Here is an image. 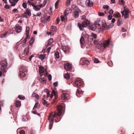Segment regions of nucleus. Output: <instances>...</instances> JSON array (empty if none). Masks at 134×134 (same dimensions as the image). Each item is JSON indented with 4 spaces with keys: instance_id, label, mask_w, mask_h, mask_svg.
<instances>
[{
    "instance_id": "f257e3e1",
    "label": "nucleus",
    "mask_w": 134,
    "mask_h": 134,
    "mask_svg": "<svg viewBox=\"0 0 134 134\" xmlns=\"http://www.w3.org/2000/svg\"><path fill=\"white\" fill-rule=\"evenodd\" d=\"M63 109V107L62 105H59L58 106L57 109L58 110V112L56 114L55 112L54 114L53 115V117L51 119V115L50 114L49 116V118L48 120H49V122H52L53 123L54 120V117L57 115L58 116H60L62 114V110Z\"/></svg>"
},
{
    "instance_id": "f03ea898",
    "label": "nucleus",
    "mask_w": 134,
    "mask_h": 134,
    "mask_svg": "<svg viewBox=\"0 0 134 134\" xmlns=\"http://www.w3.org/2000/svg\"><path fill=\"white\" fill-rule=\"evenodd\" d=\"M27 71V68L25 67L22 66L20 69L19 76L21 78L26 76Z\"/></svg>"
},
{
    "instance_id": "7ed1b4c3",
    "label": "nucleus",
    "mask_w": 134,
    "mask_h": 134,
    "mask_svg": "<svg viewBox=\"0 0 134 134\" xmlns=\"http://www.w3.org/2000/svg\"><path fill=\"white\" fill-rule=\"evenodd\" d=\"M89 24V21L87 20L86 19L84 20V21L82 22V24L79 23H77V25L80 30L81 31L83 30V29L81 27V26H82V27H85L87 26L88 24Z\"/></svg>"
},
{
    "instance_id": "20e7f679",
    "label": "nucleus",
    "mask_w": 134,
    "mask_h": 134,
    "mask_svg": "<svg viewBox=\"0 0 134 134\" xmlns=\"http://www.w3.org/2000/svg\"><path fill=\"white\" fill-rule=\"evenodd\" d=\"M1 66V69L3 72H5L6 71V68L7 66V62L5 60H2L0 63Z\"/></svg>"
},
{
    "instance_id": "39448f33",
    "label": "nucleus",
    "mask_w": 134,
    "mask_h": 134,
    "mask_svg": "<svg viewBox=\"0 0 134 134\" xmlns=\"http://www.w3.org/2000/svg\"><path fill=\"white\" fill-rule=\"evenodd\" d=\"M124 10L121 11V13L122 14V16L124 15L125 18L126 19L129 18V10L128 8L126 7H124Z\"/></svg>"
},
{
    "instance_id": "423d86ee",
    "label": "nucleus",
    "mask_w": 134,
    "mask_h": 134,
    "mask_svg": "<svg viewBox=\"0 0 134 134\" xmlns=\"http://www.w3.org/2000/svg\"><path fill=\"white\" fill-rule=\"evenodd\" d=\"M27 15L29 16H31V11L29 8H27L26 9L25 12L23 14V17L27 18L28 17L27 16Z\"/></svg>"
},
{
    "instance_id": "0eeeda50",
    "label": "nucleus",
    "mask_w": 134,
    "mask_h": 134,
    "mask_svg": "<svg viewBox=\"0 0 134 134\" xmlns=\"http://www.w3.org/2000/svg\"><path fill=\"white\" fill-rule=\"evenodd\" d=\"M64 68L66 70L71 71V65L69 63L65 64L64 65Z\"/></svg>"
},
{
    "instance_id": "6e6552de",
    "label": "nucleus",
    "mask_w": 134,
    "mask_h": 134,
    "mask_svg": "<svg viewBox=\"0 0 134 134\" xmlns=\"http://www.w3.org/2000/svg\"><path fill=\"white\" fill-rule=\"evenodd\" d=\"M32 6L33 7V9L35 11H38L41 9V8L43 6L42 4H39L38 5H32Z\"/></svg>"
},
{
    "instance_id": "1a4fd4ad",
    "label": "nucleus",
    "mask_w": 134,
    "mask_h": 134,
    "mask_svg": "<svg viewBox=\"0 0 134 134\" xmlns=\"http://www.w3.org/2000/svg\"><path fill=\"white\" fill-rule=\"evenodd\" d=\"M85 4L86 6L91 7L93 5V3L92 1L87 0L85 2Z\"/></svg>"
},
{
    "instance_id": "9d476101",
    "label": "nucleus",
    "mask_w": 134,
    "mask_h": 134,
    "mask_svg": "<svg viewBox=\"0 0 134 134\" xmlns=\"http://www.w3.org/2000/svg\"><path fill=\"white\" fill-rule=\"evenodd\" d=\"M82 83L80 80H76L75 82V85L77 86H81L82 85Z\"/></svg>"
},
{
    "instance_id": "9b49d317",
    "label": "nucleus",
    "mask_w": 134,
    "mask_h": 134,
    "mask_svg": "<svg viewBox=\"0 0 134 134\" xmlns=\"http://www.w3.org/2000/svg\"><path fill=\"white\" fill-rule=\"evenodd\" d=\"M53 42V39L52 38H51L45 44V46L46 47H48L50 44H51Z\"/></svg>"
},
{
    "instance_id": "f8f14e48",
    "label": "nucleus",
    "mask_w": 134,
    "mask_h": 134,
    "mask_svg": "<svg viewBox=\"0 0 134 134\" xmlns=\"http://www.w3.org/2000/svg\"><path fill=\"white\" fill-rule=\"evenodd\" d=\"M22 28L19 25L16 26L15 28V30L17 33H19L21 31Z\"/></svg>"
},
{
    "instance_id": "ddd939ff",
    "label": "nucleus",
    "mask_w": 134,
    "mask_h": 134,
    "mask_svg": "<svg viewBox=\"0 0 134 134\" xmlns=\"http://www.w3.org/2000/svg\"><path fill=\"white\" fill-rule=\"evenodd\" d=\"M53 95H54L55 96L54 99L53 100V102H55V100L57 99V98H58V96L57 95V94L56 93V92L54 90H53L52 93H51Z\"/></svg>"
},
{
    "instance_id": "4468645a",
    "label": "nucleus",
    "mask_w": 134,
    "mask_h": 134,
    "mask_svg": "<svg viewBox=\"0 0 134 134\" xmlns=\"http://www.w3.org/2000/svg\"><path fill=\"white\" fill-rule=\"evenodd\" d=\"M69 94L67 93L63 94L61 95V97L63 99H68Z\"/></svg>"
},
{
    "instance_id": "2eb2a0df",
    "label": "nucleus",
    "mask_w": 134,
    "mask_h": 134,
    "mask_svg": "<svg viewBox=\"0 0 134 134\" xmlns=\"http://www.w3.org/2000/svg\"><path fill=\"white\" fill-rule=\"evenodd\" d=\"M79 15V12L77 11H75L73 13V16L75 18L78 17Z\"/></svg>"
},
{
    "instance_id": "dca6fc26",
    "label": "nucleus",
    "mask_w": 134,
    "mask_h": 134,
    "mask_svg": "<svg viewBox=\"0 0 134 134\" xmlns=\"http://www.w3.org/2000/svg\"><path fill=\"white\" fill-rule=\"evenodd\" d=\"M80 43L81 44V48H82V45H83L85 44V40L84 38L82 36L80 39Z\"/></svg>"
},
{
    "instance_id": "f3484780",
    "label": "nucleus",
    "mask_w": 134,
    "mask_h": 134,
    "mask_svg": "<svg viewBox=\"0 0 134 134\" xmlns=\"http://www.w3.org/2000/svg\"><path fill=\"white\" fill-rule=\"evenodd\" d=\"M44 92L47 93V97L48 98L50 95V92L49 90L48 89H45L44 90Z\"/></svg>"
},
{
    "instance_id": "a211bd4d",
    "label": "nucleus",
    "mask_w": 134,
    "mask_h": 134,
    "mask_svg": "<svg viewBox=\"0 0 134 134\" xmlns=\"http://www.w3.org/2000/svg\"><path fill=\"white\" fill-rule=\"evenodd\" d=\"M39 68V73H44V68L41 66H40Z\"/></svg>"
},
{
    "instance_id": "6ab92c4d",
    "label": "nucleus",
    "mask_w": 134,
    "mask_h": 134,
    "mask_svg": "<svg viewBox=\"0 0 134 134\" xmlns=\"http://www.w3.org/2000/svg\"><path fill=\"white\" fill-rule=\"evenodd\" d=\"M42 100H43L42 102L43 105L46 107L48 106L49 105V104L48 102L46 100H44L43 98Z\"/></svg>"
},
{
    "instance_id": "aec40b11",
    "label": "nucleus",
    "mask_w": 134,
    "mask_h": 134,
    "mask_svg": "<svg viewBox=\"0 0 134 134\" xmlns=\"http://www.w3.org/2000/svg\"><path fill=\"white\" fill-rule=\"evenodd\" d=\"M62 49L64 51L65 53L67 52V49H68V47L65 46H62Z\"/></svg>"
},
{
    "instance_id": "412c9836",
    "label": "nucleus",
    "mask_w": 134,
    "mask_h": 134,
    "mask_svg": "<svg viewBox=\"0 0 134 134\" xmlns=\"http://www.w3.org/2000/svg\"><path fill=\"white\" fill-rule=\"evenodd\" d=\"M15 106L18 107L21 105V103L19 101H17L15 102Z\"/></svg>"
},
{
    "instance_id": "4be33fe9",
    "label": "nucleus",
    "mask_w": 134,
    "mask_h": 134,
    "mask_svg": "<svg viewBox=\"0 0 134 134\" xmlns=\"http://www.w3.org/2000/svg\"><path fill=\"white\" fill-rule=\"evenodd\" d=\"M52 29V31L53 32H55L57 30V28L56 27L54 26H52L51 27Z\"/></svg>"
},
{
    "instance_id": "5701e85b",
    "label": "nucleus",
    "mask_w": 134,
    "mask_h": 134,
    "mask_svg": "<svg viewBox=\"0 0 134 134\" xmlns=\"http://www.w3.org/2000/svg\"><path fill=\"white\" fill-rule=\"evenodd\" d=\"M64 77L67 80L68 79L70 78V76L67 73L64 75Z\"/></svg>"
},
{
    "instance_id": "b1692460",
    "label": "nucleus",
    "mask_w": 134,
    "mask_h": 134,
    "mask_svg": "<svg viewBox=\"0 0 134 134\" xmlns=\"http://www.w3.org/2000/svg\"><path fill=\"white\" fill-rule=\"evenodd\" d=\"M34 41V39L33 37H32L29 41V45H31L33 44Z\"/></svg>"
},
{
    "instance_id": "393cba45",
    "label": "nucleus",
    "mask_w": 134,
    "mask_h": 134,
    "mask_svg": "<svg viewBox=\"0 0 134 134\" xmlns=\"http://www.w3.org/2000/svg\"><path fill=\"white\" fill-rule=\"evenodd\" d=\"M45 54H41L39 56V58L41 59V60H43L45 58Z\"/></svg>"
},
{
    "instance_id": "a878e982",
    "label": "nucleus",
    "mask_w": 134,
    "mask_h": 134,
    "mask_svg": "<svg viewBox=\"0 0 134 134\" xmlns=\"http://www.w3.org/2000/svg\"><path fill=\"white\" fill-rule=\"evenodd\" d=\"M68 9H66L64 11V15L65 16H66L68 15L69 12L68 11Z\"/></svg>"
},
{
    "instance_id": "bb28decb",
    "label": "nucleus",
    "mask_w": 134,
    "mask_h": 134,
    "mask_svg": "<svg viewBox=\"0 0 134 134\" xmlns=\"http://www.w3.org/2000/svg\"><path fill=\"white\" fill-rule=\"evenodd\" d=\"M72 0H67L66 3V5L67 6H69L70 5L71 2Z\"/></svg>"
},
{
    "instance_id": "cd10ccee",
    "label": "nucleus",
    "mask_w": 134,
    "mask_h": 134,
    "mask_svg": "<svg viewBox=\"0 0 134 134\" xmlns=\"http://www.w3.org/2000/svg\"><path fill=\"white\" fill-rule=\"evenodd\" d=\"M77 92L79 94H82V92H81V90L80 88H78L77 90Z\"/></svg>"
},
{
    "instance_id": "c85d7f7f",
    "label": "nucleus",
    "mask_w": 134,
    "mask_h": 134,
    "mask_svg": "<svg viewBox=\"0 0 134 134\" xmlns=\"http://www.w3.org/2000/svg\"><path fill=\"white\" fill-rule=\"evenodd\" d=\"M30 31V28L28 26H27L26 29V34H29V31Z\"/></svg>"
},
{
    "instance_id": "c756f323",
    "label": "nucleus",
    "mask_w": 134,
    "mask_h": 134,
    "mask_svg": "<svg viewBox=\"0 0 134 134\" xmlns=\"http://www.w3.org/2000/svg\"><path fill=\"white\" fill-rule=\"evenodd\" d=\"M55 57L57 58H59V53L58 52H55Z\"/></svg>"
},
{
    "instance_id": "7c9ffc66",
    "label": "nucleus",
    "mask_w": 134,
    "mask_h": 134,
    "mask_svg": "<svg viewBox=\"0 0 134 134\" xmlns=\"http://www.w3.org/2000/svg\"><path fill=\"white\" fill-rule=\"evenodd\" d=\"M7 35V33H5L3 34L2 35H1L0 37H1L2 38H3L4 37H5Z\"/></svg>"
},
{
    "instance_id": "2f4dec72",
    "label": "nucleus",
    "mask_w": 134,
    "mask_h": 134,
    "mask_svg": "<svg viewBox=\"0 0 134 134\" xmlns=\"http://www.w3.org/2000/svg\"><path fill=\"white\" fill-rule=\"evenodd\" d=\"M22 5L24 8L26 9L27 8V4L26 3H23L22 4Z\"/></svg>"
},
{
    "instance_id": "473e14b6",
    "label": "nucleus",
    "mask_w": 134,
    "mask_h": 134,
    "mask_svg": "<svg viewBox=\"0 0 134 134\" xmlns=\"http://www.w3.org/2000/svg\"><path fill=\"white\" fill-rule=\"evenodd\" d=\"M32 113H33L34 114H37V115H38L39 116H40V114L39 113H37L36 110L33 111H32Z\"/></svg>"
},
{
    "instance_id": "72a5a7b5",
    "label": "nucleus",
    "mask_w": 134,
    "mask_h": 134,
    "mask_svg": "<svg viewBox=\"0 0 134 134\" xmlns=\"http://www.w3.org/2000/svg\"><path fill=\"white\" fill-rule=\"evenodd\" d=\"M91 36L94 38L95 39L97 38V35L95 34H94L93 33H92Z\"/></svg>"
},
{
    "instance_id": "f704fd0d",
    "label": "nucleus",
    "mask_w": 134,
    "mask_h": 134,
    "mask_svg": "<svg viewBox=\"0 0 134 134\" xmlns=\"http://www.w3.org/2000/svg\"><path fill=\"white\" fill-rule=\"evenodd\" d=\"M121 23V21L119 19H118L117 21V25L118 26H119L120 25V24Z\"/></svg>"
},
{
    "instance_id": "c9c22d12",
    "label": "nucleus",
    "mask_w": 134,
    "mask_h": 134,
    "mask_svg": "<svg viewBox=\"0 0 134 134\" xmlns=\"http://www.w3.org/2000/svg\"><path fill=\"white\" fill-rule=\"evenodd\" d=\"M83 63L84 64L86 65H88L89 64V61L87 60H84L83 61Z\"/></svg>"
},
{
    "instance_id": "e433bc0d",
    "label": "nucleus",
    "mask_w": 134,
    "mask_h": 134,
    "mask_svg": "<svg viewBox=\"0 0 134 134\" xmlns=\"http://www.w3.org/2000/svg\"><path fill=\"white\" fill-rule=\"evenodd\" d=\"M102 25L103 27H105L106 26V23L104 20L102 21Z\"/></svg>"
},
{
    "instance_id": "4c0bfd02",
    "label": "nucleus",
    "mask_w": 134,
    "mask_h": 134,
    "mask_svg": "<svg viewBox=\"0 0 134 134\" xmlns=\"http://www.w3.org/2000/svg\"><path fill=\"white\" fill-rule=\"evenodd\" d=\"M60 21V19L59 18H57V19L55 21V23L56 24H58L59 22Z\"/></svg>"
},
{
    "instance_id": "58836bf2",
    "label": "nucleus",
    "mask_w": 134,
    "mask_h": 134,
    "mask_svg": "<svg viewBox=\"0 0 134 134\" xmlns=\"http://www.w3.org/2000/svg\"><path fill=\"white\" fill-rule=\"evenodd\" d=\"M103 8L104 9H109V7L108 5H104L103 6Z\"/></svg>"
},
{
    "instance_id": "ea45409f",
    "label": "nucleus",
    "mask_w": 134,
    "mask_h": 134,
    "mask_svg": "<svg viewBox=\"0 0 134 134\" xmlns=\"http://www.w3.org/2000/svg\"><path fill=\"white\" fill-rule=\"evenodd\" d=\"M50 124L49 125V129H51L52 127V126L53 124V123L52 122H49Z\"/></svg>"
},
{
    "instance_id": "a19ab883",
    "label": "nucleus",
    "mask_w": 134,
    "mask_h": 134,
    "mask_svg": "<svg viewBox=\"0 0 134 134\" xmlns=\"http://www.w3.org/2000/svg\"><path fill=\"white\" fill-rule=\"evenodd\" d=\"M94 61L95 63H98L99 62V60L96 58H95L94 59Z\"/></svg>"
},
{
    "instance_id": "79ce46f5",
    "label": "nucleus",
    "mask_w": 134,
    "mask_h": 134,
    "mask_svg": "<svg viewBox=\"0 0 134 134\" xmlns=\"http://www.w3.org/2000/svg\"><path fill=\"white\" fill-rule=\"evenodd\" d=\"M18 97L20 99L24 100L25 99V97H22L20 95H19L18 96Z\"/></svg>"
},
{
    "instance_id": "37998d69",
    "label": "nucleus",
    "mask_w": 134,
    "mask_h": 134,
    "mask_svg": "<svg viewBox=\"0 0 134 134\" xmlns=\"http://www.w3.org/2000/svg\"><path fill=\"white\" fill-rule=\"evenodd\" d=\"M120 15V13L119 12H118L116 14H115L114 15V17L115 18H118L119 16V15Z\"/></svg>"
},
{
    "instance_id": "c03bdc74",
    "label": "nucleus",
    "mask_w": 134,
    "mask_h": 134,
    "mask_svg": "<svg viewBox=\"0 0 134 134\" xmlns=\"http://www.w3.org/2000/svg\"><path fill=\"white\" fill-rule=\"evenodd\" d=\"M58 84V82L56 81L54 82L53 83L54 86L55 87H57Z\"/></svg>"
},
{
    "instance_id": "a18cd8bd",
    "label": "nucleus",
    "mask_w": 134,
    "mask_h": 134,
    "mask_svg": "<svg viewBox=\"0 0 134 134\" xmlns=\"http://www.w3.org/2000/svg\"><path fill=\"white\" fill-rule=\"evenodd\" d=\"M59 0L57 1L56 2H55V8H57V7L58 6L59 2Z\"/></svg>"
},
{
    "instance_id": "49530a36",
    "label": "nucleus",
    "mask_w": 134,
    "mask_h": 134,
    "mask_svg": "<svg viewBox=\"0 0 134 134\" xmlns=\"http://www.w3.org/2000/svg\"><path fill=\"white\" fill-rule=\"evenodd\" d=\"M48 79L49 81H50L52 80V77L51 75L49 74L48 75Z\"/></svg>"
},
{
    "instance_id": "de8ad7c7",
    "label": "nucleus",
    "mask_w": 134,
    "mask_h": 134,
    "mask_svg": "<svg viewBox=\"0 0 134 134\" xmlns=\"http://www.w3.org/2000/svg\"><path fill=\"white\" fill-rule=\"evenodd\" d=\"M61 19L62 21H63L65 20L64 17L63 15H62L61 16Z\"/></svg>"
},
{
    "instance_id": "09e8293b",
    "label": "nucleus",
    "mask_w": 134,
    "mask_h": 134,
    "mask_svg": "<svg viewBox=\"0 0 134 134\" xmlns=\"http://www.w3.org/2000/svg\"><path fill=\"white\" fill-rule=\"evenodd\" d=\"M30 52V49L29 48H28L27 49V51L26 52V55H28Z\"/></svg>"
},
{
    "instance_id": "8fccbe9b",
    "label": "nucleus",
    "mask_w": 134,
    "mask_h": 134,
    "mask_svg": "<svg viewBox=\"0 0 134 134\" xmlns=\"http://www.w3.org/2000/svg\"><path fill=\"white\" fill-rule=\"evenodd\" d=\"M41 14V12H38L37 13V14L34 15L35 16H40Z\"/></svg>"
},
{
    "instance_id": "3c124183",
    "label": "nucleus",
    "mask_w": 134,
    "mask_h": 134,
    "mask_svg": "<svg viewBox=\"0 0 134 134\" xmlns=\"http://www.w3.org/2000/svg\"><path fill=\"white\" fill-rule=\"evenodd\" d=\"M38 104V102L36 103L35 104V105L34 106V107L33 109L34 110V109L35 108H37V105Z\"/></svg>"
},
{
    "instance_id": "603ef678",
    "label": "nucleus",
    "mask_w": 134,
    "mask_h": 134,
    "mask_svg": "<svg viewBox=\"0 0 134 134\" xmlns=\"http://www.w3.org/2000/svg\"><path fill=\"white\" fill-rule=\"evenodd\" d=\"M4 7L7 9H9L10 8L9 7L8 4H6L4 6Z\"/></svg>"
},
{
    "instance_id": "864d4df0",
    "label": "nucleus",
    "mask_w": 134,
    "mask_h": 134,
    "mask_svg": "<svg viewBox=\"0 0 134 134\" xmlns=\"http://www.w3.org/2000/svg\"><path fill=\"white\" fill-rule=\"evenodd\" d=\"M98 14L99 16H103L104 14L103 13L100 12Z\"/></svg>"
},
{
    "instance_id": "5fc2aeb1",
    "label": "nucleus",
    "mask_w": 134,
    "mask_h": 134,
    "mask_svg": "<svg viewBox=\"0 0 134 134\" xmlns=\"http://www.w3.org/2000/svg\"><path fill=\"white\" fill-rule=\"evenodd\" d=\"M20 134H25V131L23 130H21L20 132Z\"/></svg>"
},
{
    "instance_id": "6e6d98bb",
    "label": "nucleus",
    "mask_w": 134,
    "mask_h": 134,
    "mask_svg": "<svg viewBox=\"0 0 134 134\" xmlns=\"http://www.w3.org/2000/svg\"><path fill=\"white\" fill-rule=\"evenodd\" d=\"M27 3L28 4L30 5H32H32H34V4L32 3L29 0H28L27 1Z\"/></svg>"
},
{
    "instance_id": "4d7b16f0",
    "label": "nucleus",
    "mask_w": 134,
    "mask_h": 134,
    "mask_svg": "<svg viewBox=\"0 0 134 134\" xmlns=\"http://www.w3.org/2000/svg\"><path fill=\"white\" fill-rule=\"evenodd\" d=\"M112 17V16L111 15H108V19L109 20H110L111 19Z\"/></svg>"
},
{
    "instance_id": "13d9d810",
    "label": "nucleus",
    "mask_w": 134,
    "mask_h": 134,
    "mask_svg": "<svg viewBox=\"0 0 134 134\" xmlns=\"http://www.w3.org/2000/svg\"><path fill=\"white\" fill-rule=\"evenodd\" d=\"M113 11L112 9H110L109 12V13L110 15H112L113 14Z\"/></svg>"
},
{
    "instance_id": "bf43d9fd",
    "label": "nucleus",
    "mask_w": 134,
    "mask_h": 134,
    "mask_svg": "<svg viewBox=\"0 0 134 134\" xmlns=\"http://www.w3.org/2000/svg\"><path fill=\"white\" fill-rule=\"evenodd\" d=\"M108 45L107 44V43L105 42L103 44V47L104 48H105L106 47L108 46Z\"/></svg>"
},
{
    "instance_id": "052dcab7",
    "label": "nucleus",
    "mask_w": 134,
    "mask_h": 134,
    "mask_svg": "<svg viewBox=\"0 0 134 134\" xmlns=\"http://www.w3.org/2000/svg\"><path fill=\"white\" fill-rule=\"evenodd\" d=\"M89 27L90 29L91 30H95L94 28L92 26H89Z\"/></svg>"
},
{
    "instance_id": "680f3d73",
    "label": "nucleus",
    "mask_w": 134,
    "mask_h": 134,
    "mask_svg": "<svg viewBox=\"0 0 134 134\" xmlns=\"http://www.w3.org/2000/svg\"><path fill=\"white\" fill-rule=\"evenodd\" d=\"M37 94H36L34 92L32 94V96L33 97H36V95H37Z\"/></svg>"
},
{
    "instance_id": "e2e57ef3",
    "label": "nucleus",
    "mask_w": 134,
    "mask_h": 134,
    "mask_svg": "<svg viewBox=\"0 0 134 134\" xmlns=\"http://www.w3.org/2000/svg\"><path fill=\"white\" fill-rule=\"evenodd\" d=\"M34 57V55H31L29 58V60L30 61H31L32 60V57Z\"/></svg>"
},
{
    "instance_id": "0e129e2a",
    "label": "nucleus",
    "mask_w": 134,
    "mask_h": 134,
    "mask_svg": "<svg viewBox=\"0 0 134 134\" xmlns=\"http://www.w3.org/2000/svg\"><path fill=\"white\" fill-rule=\"evenodd\" d=\"M51 47H49L47 49V51L48 53H49L51 49Z\"/></svg>"
},
{
    "instance_id": "69168bd1",
    "label": "nucleus",
    "mask_w": 134,
    "mask_h": 134,
    "mask_svg": "<svg viewBox=\"0 0 134 134\" xmlns=\"http://www.w3.org/2000/svg\"><path fill=\"white\" fill-rule=\"evenodd\" d=\"M112 26H111V25L110 24L108 25L107 26V27L108 29H109L110 28H111L112 27Z\"/></svg>"
},
{
    "instance_id": "338daca9",
    "label": "nucleus",
    "mask_w": 134,
    "mask_h": 134,
    "mask_svg": "<svg viewBox=\"0 0 134 134\" xmlns=\"http://www.w3.org/2000/svg\"><path fill=\"white\" fill-rule=\"evenodd\" d=\"M22 120L24 121H26L27 120V119L25 117L24 118L23 117L22 119Z\"/></svg>"
},
{
    "instance_id": "774afa93",
    "label": "nucleus",
    "mask_w": 134,
    "mask_h": 134,
    "mask_svg": "<svg viewBox=\"0 0 134 134\" xmlns=\"http://www.w3.org/2000/svg\"><path fill=\"white\" fill-rule=\"evenodd\" d=\"M29 37V34H26V37H25V39L27 40Z\"/></svg>"
}]
</instances>
